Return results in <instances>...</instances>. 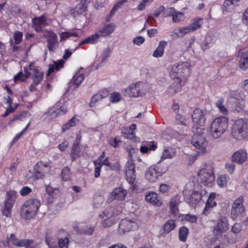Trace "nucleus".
Wrapping results in <instances>:
<instances>
[{
  "label": "nucleus",
  "mask_w": 248,
  "mask_h": 248,
  "mask_svg": "<svg viewBox=\"0 0 248 248\" xmlns=\"http://www.w3.org/2000/svg\"><path fill=\"white\" fill-rule=\"evenodd\" d=\"M50 170L49 164L42 161L38 162L34 166L33 173L37 179L42 178Z\"/></svg>",
  "instance_id": "nucleus-10"
},
{
  "label": "nucleus",
  "mask_w": 248,
  "mask_h": 248,
  "mask_svg": "<svg viewBox=\"0 0 248 248\" xmlns=\"http://www.w3.org/2000/svg\"><path fill=\"white\" fill-rule=\"evenodd\" d=\"M71 36H78V34L75 32H62L60 34L61 41H64Z\"/></svg>",
  "instance_id": "nucleus-44"
},
{
  "label": "nucleus",
  "mask_w": 248,
  "mask_h": 248,
  "mask_svg": "<svg viewBox=\"0 0 248 248\" xmlns=\"http://www.w3.org/2000/svg\"><path fill=\"white\" fill-rule=\"evenodd\" d=\"M248 155L246 151L241 149L235 152L232 157V161L239 164H242L247 158Z\"/></svg>",
  "instance_id": "nucleus-18"
},
{
  "label": "nucleus",
  "mask_w": 248,
  "mask_h": 248,
  "mask_svg": "<svg viewBox=\"0 0 248 248\" xmlns=\"http://www.w3.org/2000/svg\"><path fill=\"white\" fill-rule=\"evenodd\" d=\"M192 118L194 124L198 126V128H202L205 122V112L199 108H196L193 111Z\"/></svg>",
  "instance_id": "nucleus-14"
},
{
  "label": "nucleus",
  "mask_w": 248,
  "mask_h": 248,
  "mask_svg": "<svg viewBox=\"0 0 248 248\" xmlns=\"http://www.w3.org/2000/svg\"><path fill=\"white\" fill-rule=\"evenodd\" d=\"M216 197V195L215 193H211L208 197V200L206 202L205 205L212 207H215V206H216L217 203L214 201V199H215Z\"/></svg>",
  "instance_id": "nucleus-46"
},
{
  "label": "nucleus",
  "mask_w": 248,
  "mask_h": 248,
  "mask_svg": "<svg viewBox=\"0 0 248 248\" xmlns=\"http://www.w3.org/2000/svg\"><path fill=\"white\" fill-rule=\"evenodd\" d=\"M183 192L185 200L188 203L196 204L202 199V195L198 191L188 189L186 187Z\"/></svg>",
  "instance_id": "nucleus-11"
},
{
  "label": "nucleus",
  "mask_w": 248,
  "mask_h": 248,
  "mask_svg": "<svg viewBox=\"0 0 248 248\" xmlns=\"http://www.w3.org/2000/svg\"><path fill=\"white\" fill-rule=\"evenodd\" d=\"M16 198V192L14 190H10L6 192L4 202V208L2 211L4 216L8 217L10 216L11 211Z\"/></svg>",
  "instance_id": "nucleus-7"
},
{
  "label": "nucleus",
  "mask_w": 248,
  "mask_h": 248,
  "mask_svg": "<svg viewBox=\"0 0 248 248\" xmlns=\"http://www.w3.org/2000/svg\"><path fill=\"white\" fill-rule=\"evenodd\" d=\"M47 47L49 51L54 52L58 47V40L48 41Z\"/></svg>",
  "instance_id": "nucleus-39"
},
{
  "label": "nucleus",
  "mask_w": 248,
  "mask_h": 248,
  "mask_svg": "<svg viewBox=\"0 0 248 248\" xmlns=\"http://www.w3.org/2000/svg\"><path fill=\"white\" fill-rule=\"evenodd\" d=\"M145 175L147 180L150 182H154L161 175V173L155 167H150L146 170Z\"/></svg>",
  "instance_id": "nucleus-19"
},
{
  "label": "nucleus",
  "mask_w": 248,
  "mask_h": 248,
  "mask_svg": "<svg viewBox=\"0 0 248 248\" xmlns=\"http://www.w3.org/2000/svg\"><path fill=\"white\" fill-rule=\"evenodd\" d=\"M229 229L228 222L226 217L219 219L214 226L213 233L215 235H219L224 233Z\"/></svg>",
  "instance_id": "nucleus-15"
},
{
  "label": "nucleus",
  "mask_w": 248,
  "mask_h": 248,
  "mask_svg": "<svg viewBox=\"0 0 248 248\" xmlns=\"http://www.w3.org/2000/svg\"><path fill=\"white\" fill-rule=\"evenodd\" d=\"M175 154L176 153L174 149L170 147H165L163 150L161 159L164 160L166 158H172L175 155Z\"/></svg>",
  "instance_id": "nucleus-33"
},
{
  "label": "nucleus",
  "mask_w": 248,
  "mask_h": 248,
  "mask_svg": "<svg viewBox=\"0 0 248 248\" xmlns=\"http://www.w3.org/2000/svg\"><path fill=\"white\" fill-rule=\"evenodd\" d=\"M235 165L233 163H229L226 165V169L230 172L232 174L235 170Z\"/></svg>",
  "instance_id": "nucleus-62"
},
{
  "label": "nucleus",
  "mask_w": 248,
  "mask_h": 248,
  "mask_svg": "<svg viewBox=\"0 0 248 248\" xmlns=\"http://www.w3.org/2000/svg\"><path fill=\"white\" fill-rule=\"evenodd\" d=\"M239 0H225L223 9L228 12H232Z\"/></svg>",
  "instance_id": "nucleus-32"
},
{
  "label": "nucleus",
  "mask_w": 248,
  "mask_h": 248,
  "mask_svg": "<svg viewBox=\"0 0 248 248\" xmlns=\"http://www.w3.org/2000/svg\"><path fill=\"white\" fill-rule=\"evenodd\" d=\"M100 217L103 218L104 217H108V218L104 219L102 224L105 227H109L114 223V217L111 215H109L108 211H105L103 214L100 215Z\"/></svg>",
  "instance_id": "nucleus-30"
},
{
  "label": "nucleus",
  "mask_w": 248,
  "mask_h": 248,
  "mask_svg": "<svg viewBox=\"0 0 248 248\" xmlns=\"http://www.w3.org/2000/svg\"><path fill=\"white\" fill-rule=\"evenodd\" d=\"M69 244V239L65 237L64 238H60L58 240V247L61 248H67Z\"/></svg>",
  "instance_id": "nucleus-48"
},
{
  "label": "nucleus",
  "mask_w": 248,
  "mask_h": 248,
  "mask_svg": "<svg viewBox=\"0 0 248 248\" xmlns=\"http://www.w3.org/2000/svg\"><path fill=\"white\" fill-rule=\"evenodd\" d=\"M143 85L146 84L142 82L132 84L126 89L125 92L130 97H137L142 96L144 93L143 90Z\"/></svg>",
  "instance_id": "nucleus-13"
},
{
  "label": "nucleus",
  "mask_w": 248,
  "mask_h": 248,
  "mask_svg": "<svg viewBox=\"0 0 248 248\" xmlns=\"http://www.w3.org/2000/svg\"><path fill=\"white\" fill-rule=\"evenodd\" d=\"M100 36L99 34V32H96L94 34L88 37L90 44H94L97 43L99 38Z\"/></svg>",
  "instance_id": "nucleus-52"
},
{
  "label": "nucleus",
  "mask_w": 248,
  "mask_h": 248,
  "mask_svg": "<svg viewBox=\"0 0 248 248\" xmlns=\"http://www.w3.org/2000/svg\"><path fill=\"white\" fill-rule=\"evenodd\" d=\"M228 127V120L224 116L216 118L211 123V135L213 138L217 139L220 137Z\"/></svg>",
  "instance_id": "nucleus-3"
},
{
  "label": "nucleus",
  "mask_w": 248,
  "mask_h": 248,
  "mask_svg": "<svg viewBox=\"0 0 248 248\" xmlns=\"http://www.w3.org/2000/svg\"><path fill=\"white\" fill-rule=\"evenodd\" d=\"M23 33L19 31H16L14 32L13 37L14 39V44L18 45L20 44L22 40Z\"/></svg>",
  "instance_id": "nucleus-43"
},
{
  "label": "nucleus",
  "mask_w": 248,
  "mask_h": 248,
  "mask_svg": "<svg viewBox=\"0 0 248 248\" xmlns=\"http://www.w3.org/2000/svg\"><path fill=\"white\" fill-rule=\"evenodd\" d=\"M189 233V230L186 227H182L179 230V238L181 241L185 242Z\"/></svg>",
  "instance_id": "nucleus-38"
},
{
  "label": "nucleus",
  "mask_w": 248,
  "mask_h": 248,
  "mask_svg": "<svg viewBox=\"0 0 248 248\" xmlns=\"http://www.w3.org/2000/svg\"><path fill=\"white\" fill-rule=\"evenodd\" d=\"M111 52V49L109 48H107L103 52L102 56V62H104L109 57V54Z\"/></svg>",
  "instance_id": "nucleus-60"
},
{
  "label": "nucleus",
  "mask_w": 248,
  "mask_h": 248,
  "mask_svg": "<svg viewBox=\"0 0 248 248\" xmlns=\"http://www.w3.org/2000/svg\"><path fill=\"white\" fill-rule=\"evenodd\" d=\"M239 67L242 71H246L248 69V51H245L241 54Z\"/></svg>",
  "instance_id": "nucleus-28"
},
{
  "label": "nucleus",
  "mask_w": 248,
  "mask_h": 248,
  "mask_svg": "<svg viewBox=\"0 0 248 248\" xmlns=\"http://www.w3.org/2000/svg\"><path fill=\"white\" fill-rule=\"evenodd\" d=\"M184 19V16L183 13L179 12H177L175 10V13L173 15L172 20L174 22H178L180 21L183 20Z\"/></svg>",
  "instance_id": "nucleus-47"
},
{
  "label": "nucleus",
  "mask_w": 248,
  "mask_h": 248,
  "mask_svg": "<svg viewBox=\"0 0 248 248\" xmlns=\"http://www.w3.org/2000/svg\"><path fill=\"white\" fill-rule=\"evenodd\" d=\"M183 219L192 223H195L197 221V217L195 215L186 214L183 216Z\"/></svg>",
  "instance_id": "nucleus-56"
},
{
  "label": "nucleus",
  "mask_w": 248,
  "mask_h": 248,
  "mask_svg": "<svg viewBox=\"0 0 248 248\" xmlns=\"http://www.w3.org/2000/svg\"><path fill=\"white\" fill-rule=\"evenodd\" d=\"M40 203L36 199H30L24 202L20 208V215L25 219H30L37 214Z\"/></svg>",
  "instance_id": "nucleus-2"
},
{
  "label": "nucleus",
  "mask_w": 248,
  "mask_h": 248,
  "mask_svg": "<svg viewBox=\"0 0 248 248\" xmlns=\"http://www.w3.org/2000/svg\"><path fill=\"white\" fill-rule=\"evenodd\" d=\"M174 13H175V9L173 7H170L163 13V16L164 17H167L170 16H172Z\"/></svg>",
  "instance_id": "nucleus-63"
},
{
  "label": "nucleus",
  "mask_w": 248,
  "mask_h": 248,
  "mask_svg": "<svg viewBox=\"0 0 248 248\" xmlns=\"http://www.w3.org/2000/svg\"><path fill=\"white\" fill-rule=\"evenodd\" d=\"M65 62L63 60H59L54 62L53 64H50L47 71V76L52 73L54 70H59L63 67Z\"/></svg>",
  "instance_id": "nucleus-31"
},
{
  "label": "nucleus",
  "mask_w": 248,
  "mask_h": 248,
  "mask_svg": "<svg viewBox=\"0 0 248 248\" xmlns=\"http://www.w3.org/2000/svg\"><path fill=\"white\" fill-rule=\"evenodd\" d=\"M230 102L232 103V105L234 106L233 109L237 111L243 110L245 108V102L243 100H239L232 98Z\"/></svg>",
  "instance_id": "nucleus-35"
},
{
  "label": "nucleus",
  "mask_w": 248,
  "mask_h": 248,
  "mask_svg": "<svg viewBox=\"0 0 248 248\" xmlns=\"http://www.w3.org/2000/svg\"><path fill=\"white\" fill-rule=\"evenodd\" d=\"M145 199L147 202L157 206H160L162 203V200L160 196L153 192H149L145 196Z\"/></svg>",
  "instance_id": "nucleus-24"
},
{
  "label": "nucleus",
  "mask_w": 248,
  "mask_h": 248,
  "mask_svg": "<svg viewBox=\"0 0 248 248\" xmlns=\"http://www.w3.org/2000/svg\"><path fill=\"white\" fill-rule=\"evenodd\" d=\"M244 199L242 196H240L233 202L231 212L232 217L235 219L245 211L243 205Z\"/></svg>",
  "instance_id": "nucleus-9"
},
{
  "label": "nucleus",
  "mask_w": 248,
  "mask_h": 248,
  "mask_svg": "<svg viewBox=\"0 0 248 248\" xmlns=\"http://www.w3.org/2000/svg\"><path fill=\"white\" fill-rule=\"evenodd\" d=\"M176 227L175 220L170 219L164 225V230L166 233H168L174 229Z\"/></svg>",
  "instance_id": "nucleus-37"
},
{
  "label": "nucleus",
  "mask_w": 248,
  "mask_h": 248,
  "mask_svg": "<svg viewBox=\"0 0 248 248\" xmlns=\"http://www.w3.org/2000/svg\"><path fill=\"white\" fill-rule=\"evenodd\" d=\"M94 229L93 227H87L82 230L84 233L88 235H91L93 233Z\"/></svg>",
  "instance_id": "nucleus-64"
},
{
  "label": "nucleus",
  "mask_w": 248,
  "mask_h": 248,
  "mask_svg": "<svg viewBox=\"0 0 248 248\" xmlns=\"http://www.w3.org/2000/svg\"><path fill=\"white\" fill-rule=\"evenodd\" d=\"M198 180L204 186L212 184L215 181L213 171L211 167L201 169L198 175Z\"/></svg>",
  "instance_id": "nucleus-6"
},
{
  "label": "nucleus",
  "mask_w": 248,
  "mask_h": 248,
  "mask_svg": "<svg viewBox=\"0 0 248 248\" xmlns=\"http://www.w3.org/2000/svg\"><path fill=\"white\" fill-rule=\"evenodd\" d=\"M173 33L174 36L176 37H183L185 34V31L184 29V28H178L177 29H175L173 31Z\"/></svg>",
  "instance_id": "nucleus-55"
},
{
  "label": "nucleus",
  "mask_w": 248,
  "mask_h": 248,
  "mask_svg": "<svg viewBox=\"0 0 248 248\" xmlns=\"http://www.w3.org/2000/svg\"><path fill=\"white\" fill-rule=\"evenodd\" d=\"M94 164L95 166L94 177L97 178L100 175L102 165L99 162L97 163V161H94Z\"/></svg>",
  "instance_id": "nucleus-59"
},
{
  "label": "nucleus",
  "mask_w": 248,
  "mask_h": 248,
  "mask_svg": "<svg viewBox=\"0 0 248 248\" xmlns=\"http://www.w3.org/2000/svg\"><path fill=\"white\" fill-rule=\"evenodd\" d=\"M174 81L169 88L168 92L170 95H173L180 91L182 83L186 81L179 79H174Z\"/></svg>",
  "instance_id": "nucleus-26"
},
{
  "label": "nucleus",
  "mask_w": 248,
  "mask_h": 248,
  "mask_svg": "<svg viewBox=\"0 0 248 248\" xmlns=\"http://www.w3.org/2000/svg\"><path fill=\"white\" fill-rule=\"evenodd\" d=\"M45 241L49 248H58L57 242L55 239L46 237Z\"/></svg>",
  "instance_id": "nucleus-45"
},
{
  "label": "nucleus",
  "mask_w": 248,
  "mask_h": 248,
  "mask_svg": "<svg viewBox=\"0 0 248 248\" xmlns=\"http://www.w3.org/2000/svg\"><path fill=\"white\" fill-rule=\"evenodd\" d=\"M84 78V76L83 74H79L78 75H75L73 78V84L76 86V88L78 87V86L81 83Z\"/></svg>",
  "instance_id": "nucleus-41"
},
{
  "label": "nucleus",
  "mask_w": 248,
  "mask_h": 248,
  "mask_svg": "<svg viewBox=\"0 0 248 248\" xmlns=\"http://www.w3.org/2000/svg\"><path fill=\"white\" fill-rule=\"evenodd\" d=\"M137 221L136 217L132 218L131 219L126 218L122 220L119 224L118 232L122 234L137 228L138 226Z\"/></svg>",
  "instance_id": "nucleus-8"
},
{
  "label": "nucleus",
  "mask_w": 248,
  "mask_h": 248,
  "mask_svg": "<svg viewBox=\"0 0 248 248\" xmlns=\"http://www.w3.org/2000/svg\"><path fill=\"white\" fill-rule=\"evenodd\" d=\"M67 111V105L65 104L61 106L59 109L53 110L50 109L48 111L45 113V114L51 118H54L59 115L64 114Z\"/></svg>",
  "instance_id": "nucleus-25"
},
{
  "label": "nucleus",
  "mask_w": 248,
  "mask_h": 248,
  "mask_svg": "<svg viewBox=\"0 0 248 248\" xmlns=\"http://www.w3.org/2000/svg\"><path fill=\"white\" fill-rule=\"evenodd\" d=\"M125 177L130 184H133L136 178L135 165L133 160L129 159L125 167Z\"/></svg>",
  "instance_id": "nucleus-12"
},
{
  "label": "nucleus",
  "mask_w": 248,
  "mask_h": 248,
  "mask_svg": "<svg viewBox=\"0 0 248 248\" xmlns=\"http://www.w3.org/2000/svg\"><path fill=\"white\" fill-rule=\"evenodd\" d=\"M216 106L221 113L224 114H227L228 111L224 106L222 104V103L221 101L219 100L216 103Z\"/></svg>",
  "instance_id": "nucleus-57"
},
{
  "label": "nucleus",
  "mask_w": 248,
  "mask_h": 248,
  "mask_svg": "<svg viewBox=\"0 0 248 248\" xmlns=\"http://www.w3.org/2000/svg\"><path fill=\"white\" fill-rule=\"evenodd\" d=\"M127 151L128 152V155L130 157L129 159L132 160V158L136 155L138 152V149L133 148L132 146H129L127 148Z\"/></svg>",
  "instance_id": "nucleus-54"
},
{
  "label": "nucleus",
  "mask_w": 248,
  "mask_h": 248,
  "mask_svg": "<svg viewBox=\"0 0 248 248\" xmlns=\"http://www.w3.org/2000/svg\"><path fill=\"white\" fill-rule=\"evenodd\" d=\"M196 130L191 142L195 148L198 150L197 155H200L206 152L207 142L203 135L204 129L203 128H196Z\"/></svg>",
  "instance_id": "nucleus-4"
},
{
  "label": "nucleus",
  "mask_w": 248,
  "mask_h": 248,
  "mask_svg": "<svg viewBox=\"0 0 248 248\" xmlns=\"http://www.w3.org/2000/svg\"><path fill=\"white\" fill-rule=\"evenodd\" d=\"M17 167V164L15 162L11 164L9 168L5 169V171L9 175H13L16 172V170Z\"/></svg>",
  "instance_id": "nucleus-50"
},
{
  "label": "nucleus",
  "mask_w": 248,
  "mask_h": 248,
  "mask_svg": "<svg viewBox=\"0 0 248 248\" xmlns=\"http://www.w3.org/2000/svg\"><path fill=\"white\" fill-rule=\"evenodd\" d=\"M79 144V140L78 139H76L73 143L70 153L73 160H75L80 155V149Z\"/></svg>",
  "instance_id": "nucleus-27"
},
{
  "label": "nucleus",
  "mask_w": 248,
  "mask_h": 248,
  "mask_svg": "<svg viewBox=\"0 0 248 248\" xmlns=\"http://www.w3.org/2000/svg\"><path fill=\"white\" fill-rule=\"evenodd\" d=\"M123 136L130 139L133 138V131L128 128H124L122 132Z\"/></svg>",
  "instance_id": "nucleus-53"
},
{
  "label": "nucleus",
  "mask_w": 248,
  "mask_h": 248,
  "mask_svg": "<svg viewBox=\"0 0 248 248\" xmlns=\"http://www.w3.org/2000/svg\"><path fill=\"white\" fill-rule=\"evenodd\" d=\"M190 64L187 62L176 63L171 68L170 76L173 79L186 81L190 74Z\"/></svg>",
  "instance_id": "nucleus-1"
},
{
  "label": "nucleus",
  "mask_w": 248,
  "mask_h": 248,
  "mask_svg": "<svg viewBox=\"0 0 248 248\" xmlns=\"http://www.w3.org/2000/svg\"><path fill=\"white\" fill-rule=\"evenodd\" d=\"M46 19L45 16L35 17L32 18V28L37 32L41 31L43 28L47 24Z\"/></svg>",
  "instance_id": "nucleus-16"
},
{
  "label": "nucleus",
  "mask_w": 248,
  "mask_h": 248,
  "mask_svg": "<svg viewBox=\"0 0 248 248\" xmlns=\"http://www.w3.org/2000/svg\"><path fill=\"white\" fill-rule=\"evenodd\" d=\"M218 185L220 187H225L227 185V180L225 175H219L217 180Z\"/></svg>",
  "instance_id": "nucleus-51"
},
{
  "label": "nucleus",
  "mask_w": 248,
  "mask_h": 248,
  "mask_svg": "<svg viewBox=\"0 0 248 248\" xmlns=\"http://www.w3.org/2000/svg\"><path fill=\"white\" fill-rule=\"evenodd\" d=\"M116 29V25L114 23L105 24L104 27L99 29L98 32L100 37H106L111 34Z\"/></svg>",
  "instance_id": "nucleus-22"
},
{
  "label": "nucleus",
  "mask_w": 248,
  "mask_h": 248,
  "mask_svg": "<svg viewBox=\"0 0 248 248\" xmlns=\"http://www.w3.org/2000/svg\"><path fill=\"white\" fill-rule=\"evenodd\" d=\"M24 72L25 75H23V73L21 72H19L17 74H16L14 77L15 81H16L17 80H19L20 81H25L27 78H28L31 76V73L28 71V68L26 67L24 68Z\"/></svg>",
  "instance_id": "nucleus-36"
},
{
  "label": "nucleus",
  "mask_w": 248,
  "mask_h": 248,
  "mask_svg": "<svg viewBox=\"0 0 248 248\" xmlns=\"http://www.w3.org/2000/svg\"><path fill=\"white\" fill-rule=\"evenodd\" d=\"M86 10V6L82 3H79L71 11V14L74 17L82 15Z\"/></svg>",
  "instance_id": "nucleus-34"
},
{
  "label": "nucleus",
  "mask_w": 248,
  "mask_h": 248,
  "mask_svg": "<svg viewBox=\"0 0 248 248\" xmlns=\"http://www.w3.org/2000/svg\"><path fill=\"white\" fill-rule=\"evenodd\" d=\"M181 202L180 197L178 195H174L170 202V210L171 214L177 216L178 214V206Z\"/></svg>",
  "instance_id": "nucleus-20"
},
{
  "label": "nucleus",
  "mask_w": 248,
  "mask_h": 248,
  "mask_svg": "<svg viewBox=\"0 0 248 248\" xmlns=\"http://www.w3.org/2000/svg\"><path fill=\"white\" fill-rule=\"evenodd\" d=\"M8 241H11L12 243L18 247H27L31 245L33 243L32 240L23 239L19 240L17 239L14 234H11L9 237H8Z\"/></svg>",
  "instance_id": "nucleus-23"
},
{
  "label": "nucleus",
  "mask_w": 248,
  "mask_h": 248,
  "mask_svg": "<svg viewBox=\"0 0 248 248\" xmlns=\"http://www.w3.org/2000/svg\"><path fill=\"white\" fill-rule=\"evenodd\" d=\"M202 19L201 18H195L192 23L189 25L193 29V31L200 28L202 24Z\"/></svg>",
  "instance_id": "nucleus-40"
},
{
  "label": "nucleus",
  "mask_w": 248,
  "mask_h": 248,
  "mask_svg": "<svg viewBox=\"0 0 248 248\" xmlns=\"http://www.w3.org/2000/svg\"><path fill=\"white\" fill-rule=\"evenodd\" d=\"M167 44V43L165 41L159 42L157 47L153 52V56L155 58H160L162 57L164 54V47Z\"/></svg>",
  "instance_id": "nucleus-29"
},
{
  "label": "nucleus",
  "mask_w": 248,
  "mask_h": 248,
  "mask_svg": "<svg viewBox=\"0 0 248 248\" xmlns=\"http://www.w3.org/2000/svg\"><path fill=\"white\" fill-rule=\"evenodd\" d=\"M153 0H142V1L138 5L137 9L138 10L141 11L145 9L147 3H150Z\"/></svg>",
  "instance_id": "nucleus-58"
},
{
  "label": "nucleus",
  "mask_w": 248,
  "mask_h": 248,
  "mask_svg": "<svg viewBox=\"0 0 248 248\" xmlns=\"http://www.w3.org/2000/svg\"><path fill=\"white\" fill-rule=\"evenodd\" d=\"M248 133V120L240 119L235 121L232 127V135L237 140L244 139Z\"/></svg>",
  "instance_id": "nucleus-5"
},
{
  "label": "nucleus",
  "mask_w": 248,
  "mask_h": 248,
  "mask_svg": "<svg viewBox=\"0 0 248 248\" xmlns=\"http://www.w3.org/2000/svg\"><path fill=\"white\" fill-rule=\"evenodd\" d=\"M144 41L145 39L143 37L139 36L134 39L133 43L138 46H140L144 43Z\"/></svg>",
  "instance_id": "nucleus-61"
},
{
  "label": "nucleus",
  "mask_w": 248,
  "mask_h": 248,
  "mask_svg": "<svg viewBox=\"0 0 248 248\" xmlns=\"http://www.w3.org/2000/svg\"><path fill=\"white\" fill-rule=\"evenodd\" d=\"M62 177L64 181H68L71 179V173L68 168L65 167L63 169L62 172Z\"/></svg>",
  "instance_id": "nucleus-42"
},
{
  "label": "nucleus",
  "mask_w": 248,
  "mask_h": 248,
  "mask_svg": "<svg viewBox=\"0 0 248 248\" xmlns=\"http://www.w3.org/2000/svg\"><path fill=\"white\" fill-rule=\"evenodd\" d=\"M121 100L120 94L117 92H114L110 94L109 101L112 103H117Z\"/></svg>",
  "instance_id": "nucleus-49"
},
{
  "label": "nucleus",
  "mask_w": 248,
  "mask_h": 248,
  "mask_svg": "<svg viewBox=\"0 0 248 248\" xmlns=\"http://www.w3.org/2000/svg\"><path fill=\"white\" fill-rule=\"evenodd\" d=\"M29 69L32 72V80L33 83L37 85L42 80L43 74L38 68L35 67L33 63L29 64Z\"/></svg>",
  "instance_id": "nucleus-21"
},
{
  "label": "nucleus",
  "mask_w": 248,
  "mask_h": 248,
  "mask_svg": "<svg viewBox=\"0 0 248 248\" xmlns=\"http://www.w3.org/2000/svg\"><path fill=\"white\" fill-rule=\"evenodd\" d=\"M127 193V190L122 187L115 188L110 194L112 200L124 201Z\"/></svg>",
  "instance_id": "nucleus-17"
}]
</instances>
